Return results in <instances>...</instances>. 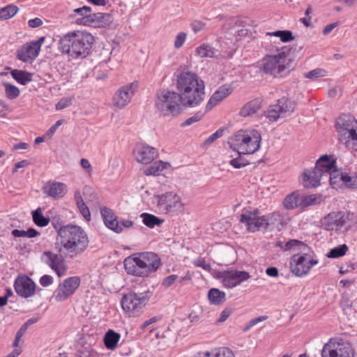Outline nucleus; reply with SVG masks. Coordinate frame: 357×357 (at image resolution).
<instances>
[{
    "label": "nucleus",
    "instance_id": "1a4fd4ad",
    "mask_svg": "<svg viewBox=\"0 0 357 357\" xmlns=\"http://www.w3.org/2000/svg\"><path fill=\"white\" fill-rule=\"evenodd\" d=\"M355 351L351 344L340 337H333L326 342L321 350V357H354Z\"/></svg>",
    "mask_w": 357,
    "mask_h": 357
},
{
    "label": "nucleus",
    "instance_id": "2eb2a0df",
    "mask_svg": "<svg viewBox=\"0 0 357 357\" xmlns=\"http://www.w3.org/2000/svg\"><path fill=\"white\" fill-rule=\"evenodd\" d=\"M137 84L132 82L120 87L114 95L113 105L122 109L128 105L137 90Z\"/></svg>",
    "mask_w": 357,
    "mask_h": 357
},
{
    "label": "nucleus",
    "instance_id": "412c9836",
    "mask_svg": "<svg viewBox=\"0 0 357 357\" xmlns=\"http://www.w3.org/2000/svg\"><path fill=\"white\" fill-rule=\"evenodd\" d=\"M14 287L17 295L23 298L33 296L36 291V284L26 275L19 276L15 281Z\"/></svg>",
    "mask_w": 357,
    "mask_h": 357
},
{
    "label": "nucleus",
    "instance_id": "cd10ccee",
    "mask_svg": "<svg viewBox=\"0 0 357 357\" xmlns=\"http://www.w3.org/2000/svg\"><path fill=\"white\" fill-rule=\"evenodd\" d=\"M231 88L227 85H223L219 87L211 97L206 106V109L207 110L211 109L213 107L227 97L231 93Z\"/></svg>",
    "mask_w": 357,
    "mask_h": 357
},
{
    "label": "nucleus",
    "instance_id": "338daca9",
    "mask_svg": "<svg viewBox=\"0 0 357 357\" xmlns=\"http://www.w3.org/2000/svg\"><path fill=\"white\" fill-rule=\"evenodd\" d=\"M231 310L229 308H225L220 314L219 319H218V322H224L231 314Z\"/></svg>",
    "mask_w": 357,
    "mask_h": 357
},
{
    "label": "nucleus",
    "instance_id": "4468645a",
    "mask_svg": "<svg viewBox=\"0 0 357 357\" xmlns=\"http://www.w3.org/2000/svg\"><path fill=\"white\" fill-rule=\"evenodd\" d=\"M41 261L56 272L59 277L64 275L67 265L63 257L52 251H45L41 255Z\"/></svg>",
    "mask_w": 357,
    "mask_h": 357
},
{
    "label": "nucleus",
    "instance_id": "7ed1b4c3",
    "mask_svg": "<svg viewBox=\"0 0 357 357\" xmlns=\"http://www.w3.org/2000/svg\"><path fill=\"white\" fill-rule=\"evenodd\" d=\"M94 37L88 32H72L64 36L60 40L61 50L70 56L77 58L85 57L89 54Z\"/></svg>",
    "mask_w": 357,
    "mask_h": 357
},
{
    "label": "nucleus",
    "instance_id": "bb28decb",
    "mask_svg": "<svg viewBox=\"0 0 357 357\" xmlns=\"http://www.w3.org/2000/svg\"><path fill=\"white\" fill-rule=\"evenodd\" d=\"M100 212L104 222L109 229L114 231L116 233H120L122 231V227L119 225L116 215L110 208L105 207L101 209Z\"/></svg>",
    "mask_w": 357,
    "mask_h": 357
},
{
    "label": "nucleus",
    "instance_id": "6e6d98bb",
    "mask_svg": "<svg viewBox=\"0 0 357 357\" xmlns=\"http://www.w3.org/2000/svg\"><path fill=\"white\" fill-rule=\"evenodd\" d=\"M27 328L25 326L22 325L20 328L17 331V332L15 334V340L13 344V347H18L20 345V342L22 338V337L25 333Z\"/></svg>",
    "mask_w": 357,
    "mask_h": 357
},
{
    "label": "nucleus",
    "instance_id": "9b49d317",
    "mask_svg": "<svg viewBox=\"0 0 357 357\" xmlns=\"http://www.w3.org/2000/svg\"><path fill=\"white\" fill-rule=\"evenodd\" d=\"M294 108V103L284 97L278 100L277 104L270 106L265 115L271 121H275L280 117L290 115Z\"/></svg>",
    "mask_w": 357,
    "mask_h": 357
},
{
    "label": "nucleus",
    "instance_id": "8fccbe9b",
    "mask_svg": "<svg viewBox=\"0 0 357 357\" xmlns=\"http://www.w3.org/2000/svg\"><path fill=\"white\" fill-rule=\"evenodd\" d=\"M224 130L219 129L213 134L210 135L204 142V145L206 146H210L212 144L216 139L220 138L223 135Z\"/></svg>",
    "mask_w": 357,
    "mask_h": 357
},
{
    "label": "nucleus",
    "instance_id": "c756f323",
    "mask_svg": "<svg viewBox=\"0 0 357 357\" xmlns=\"http://www.w3.org/2000/svg\"><path fill=\"white\" fill-rule=\"evenodd\" d=\"M261 101L259 99H254L247 102L241 109L239 114L243 117L253 116L257 114L261 109Z\"/></svg>",
    "mask_w": 357,
    "mask_h": 357
},
{
    "label": "nucleus",
    "instance_id": "bf43d9fd",
    "mask_svg": "<svg viewBox=\"0 0 357 357\" xmlns=\"http://www.w3.org/2000/svg\"><path fill=\"white\" fill-rule=\"evenodd\" d=\"M195 266L197 267H201L205 271H210L211 270V265L210 264L204 259V258H198L194 261Z\"/></svg>",
    "mask_w": 357,
    "mask_h": 357
},
{
    "label": "nucleus",
    "instance_id": "0e129e2a",
    "mask_svg": "<svg viewBox=\"0 0 357 357\" xmlns=\"http://www.w3.org/2000/svg\"><path fill=\"white\" fill-rule=\"evenodd\" d=\"M71 105V100L69 98H61L56 105V109L61 110L69 107Z\"/></svg>",
    "mask_w": 357,
    "mask_h": 357
},
{
    "label": "nucleus",
    "instance_id": "f8f14e48",
    "mask_svg": "<svg viewBox=\"0 0 357 357\" xmlns=\"http://www.w3.org/2000/svg\"><path fill=\"white\" fill-rule=\"evenodd\" d=\"M158 209L164 213H174L182 208L180 197L175 192H168L155 196Z\"/></svg>",
    "mask_w": 357,
    "mask_h": 357
},
{
    "label": "nucleus",
    "instance_id": "3c124183",
    "mask_svg": "<svg viewBox=\"0 0 357 357\" xmlns=\"http://www.w3.org/2000/svg\"><path fill=\"white\" fill-rule=\"evenodd\" d=\"M343 184H344L347 188H357V174L354 176H350L347 174H345Z\"/></svg>",
    "mask_w": 357,
    "mask_h": 357
},
{
    "label": "nucleus",
    "instance_id": "c03bdc74",
    "mask_svg": "<svg viewBox=\"0 0 357 357\" xmlns=\"http://www.w3.org/2000/svg\"><path fill=\"white\" fill-rule=\"evenodd\" d=\"M5 93L8 98L13 100L17 98L20 93V89L15 85L10 83H5Z\"/></svg>",
    "mask_w": 357,
    "mask_h": 357
},
{
    "label": "nucleus",
    "instance_id": "f257e3e1",
    "mask_svg": "<svg viewBox=\"0 0 357 357\" xmlns=\"http://www.w3.org/2000/svg\"><path fill=\"white\" fill-rule=\"evenodd\" d=\"M58 234L61 247L59 249L67 257L75 258L81 255L89 245L88 236L79 226L68 225L61 227Z\"/></svg>",
    "mask_w": 357,
    "mask_h": 357
},
{
    "label": "nucleus",
    "instance_id": "de8ad7c7",
    "mask_svg": "<svg viewBox=\"0 0 357 357\" xmlns=\"http://www.w3.org/2000/svg\"><path fill=\"white\" fill-rule=\"evenodd\" d=\"M213 357H235V356L230 349L221 347L215 351Z\"/></svg>",
    "mask_w": 357,
    "mask_h": 357
},
{
    "label": "nucleus",
    "instance_id": "a19ab883",
    "mask_svg": "<svg viewBox=\"0 0 357 357\" xmlns=\"http://www.w3.org/2000/svg\"><path fill=\"white\" fill-rule=\"evenodd\" d=\"M32 216L33 220L37 226L45 227L50 222V219L48 218H45L43 215L40 208H38L36 211H34L32 213Z\"/></svg>",
    "mask_w": 357,
    "mask_h": 357
},
{
    "label": "nucleus",
    "instance_id": "2f4dec72",
    "mask_svg": "<svg viewBox=\"0 0 357 357\" xmlns=\"http://www.w3.org/2000/svg\"><path fill=\"white\" fill-rule=\"evenodd\" d=\"M301 196L297 191H294L285 197L282 205L287 210H293L300 207Z\"/></svg>",
    "mask_w": 357,
    "mask_h": 357
},
{
    "label": "nucleus",
    "instance_id": "f03ea898",
    "mask_svg": "<svg viewBox=\"0 0 357 357\" xmlns=\"http://www.w3.org/2000/svg\"><path fill=\"white\" fill-rule=\"evenodd\" d=\"M160 265V258L152 252L135 253L124 260L127 273L139 277H146L155 273Z\"/></svg>",
    "mask_w": 357,
    "mask_h": 357
},
{
    "label": "nucleus",
    "instance_id": "aec40b11",
    "mask_svg": "<svg viewBox=\"0 0 357 357\" xmlns=\"http://www.w3.org/2000/svg\"><path fill=\"white\" fill-rule=\"evenodd\" d=\"M135 160L142 164L151 163L157 157V150L147 144H137L133 150Z\"/></svg>",
    "mask_w": 357,
    "mask_h": 357
},
{
    "label": "nucleus",
    "instance_id": "473e14b6",
    "mask_svg": "<svg viewBox=\"0 0 357 357\" xmlns=\"http://www.w3.org/2000/svg\"><path fill=\"white\" fill-rule=\"evenodd\" d=\"M346 173H343L341 170L335 167L328 173V178L330 181L333 188H338L343 185L344 176Z\"/></svg>",
    "mask_w": 357,
    "mask_h": 357
},
{
    "label": "nucleus",
    "instance_id": "4be33fe9",
    "mask_svg": "<svg viewBox=\"0 0 357 357\" xmlns=\"http://www.w3.org/2000/svg\"><path fill=\"white\" fill-rule=\"evenodd\" d=\"M240 221L245 224L247 229L255 232L264 229L263 216L259 215V211H246L241 214Z\"/></svg>",
    "mask_w": 357,
    "mask_h": 357
},
{
    "label": "nucleus",
    "instance_id": "b1692460",
    "mask_svg": "<svg viewBox=\"0 0 357 357\" xmlns=\"http://www.w3.org/2000/svg\"><path fill=\"white\" fill-rule=\"evenodd\" d=\"M291 272L298 277L305 275L311 269L308 258L305 255H295L291 261Z\"/></svg>",
    "mask_w": 357,
    "mask_h": 357
},
{
    "label": "nucleus",
    "instance_id": "37998d69",
    "mask_svg": "<svg viewBox=\"0 0 357 357\" xmlns=\"http://www.w3.org/2000/svg\"><path fill=\"white\" fill-rule=\"evenodd\" d=\"M266 35L279 37L280 38V40L284 43H287V42H289V41L294 40V36H292V32L289 30L276 31L274 32H268V33H266Z\"/></svg>",
    "mask_w": 357,
    "mask_h": 357
},
{
    "label": "nucleus",
    "instance_id": "39448f33",
    "mask_svg": "<svg viewBox=\"0 0 357 357\" xmlns=\"http://www.w3.org/2000/svg\"><path fill=\"white\" fill-rule=\"evenodd\" d=\"M338 139L347 149L357 151V121L349 114L340 116L335 122Z\"/></svg>",
    "mask_w": 357,
    "mask_h": 357
},
{
    "label": "nucleus",
    "instance_id": "c9c22d12",
    "mask_svg": "<svg viewBox=\"0 0 357 357\" xmlns=\"http://www.w3.org/2000/svg\"><path fill=\"white\" fill-rule=\"evenodd\" d=\"M121 335L119 333L114 332L113 330H109L105 335L104 342L105 347L109 349H114L116 347Z\"/></svg>",
    "mask_w": 357,
    "mask_h": 357
},
{
    "label": "nucleus",
    "instance_id": "7c9ffc66",
    "mask_svg": "<svg viewBox=\"0 0 357 357\" xmlns=\"http://www.w3.org/2000/svg\"><path fill=\"white\" fill-rule=\"evenodd\" d=\"M335 162L331 160L328 155H324L320 157L317 161L315 168L323 172V174L326 176V178H328V173L335 167Z\"/></svg>",
    "mask_w": 357,
    "mask_h": 357
},
{
    "label": "nucleus",
    "instance_id": "6ab92c4d",
    "mask_svg": "<svg viewBox=\"0 0 357 357\" xmlns=\"http://www.w3.org/2000/svg\"><path fill=\"white\" fill-rule=\"evenodd\" d=\"M112 21L111 15L102 13H91L86 17H77L76 23L84 26L102 27L109 25Z\"/></svg>",
    "mask_w": 357,
    "mask_h": 357
},
{
    "label": "nucleus",
    "instance_id": "5fc2aeb1",
    "mask_svg": "<svg viewBox=\"0 0 357 357\" xmlns=\"http://www.w3.org/2000/svg\"><path fill=\"white\" fill-rule=\"evenodd\" d=\"M234 168H241L248 165V162L243 159L241 156H238L230 160L229 162Z\"/></svg>",
    "mask_w": 357,
    "mask_h": 357
},
{
    "label": "nucleus",
    "instance_id": "a18cd8bd",
    "mask_svg": "<svg viewBox=\"0 0 357 357\" xmlns=\"http://www.w3.org/2000/svg\"><path fill=\"white\" fill-rule=\"evenodd\" d=\"M347 250V245L343 244L331 249V251L327 254V257L329 258H338L344 256Z\"/></svg>",
    "mask_w": 357,
    "mask_h": 357
},
{
    "label": "nucleus",
    "instance_id": "ea45409f",
    "mask_svg": "<svg viewBox=\"0 0 357 357\" xmlns=\"http://www.w3.org/2000/svg\"><path fill=\"white\" fill-rule=\"evenodd\" d=\"M141 218H142L143 223L150 228H153L155 225L160 226L164 222V220L146 213H143Z\"/></svg>",
    "mask_w": 357,
    "mask_h": 357
},
{
    "label": "nucleus",
    "instance_id": "09e8293b",
    "mask_svg": "<svg viewBox=\"0 0 357 357\" xmlns=\"http://www.w3.org/2000/svg\"><path fill=\"white\" fill-rule=\"evenodd\" d=\"M74 17H86V16L91 15V8L89 6H83L82 8H76L74 10Z\"/></svg>",
    "mask_w": 357,
    "mask_h": 357
},
{
    "label": "nucleus",
    "instance_id": "a211bd4d",
    "mask_svg": "<svg viewBox=\"0 0 357 357\" xmlns=\"http://www.w3.org/2000/svg\"><path fill=\"white\" fill-rule=\"evenodd\" d=\"M204 81L197 76L196 73L184 71L181 72L176 77V87L179 93L183 91H188L190 88H193L196 86L197 88L199 84Z\"/></svg>",
    "mask_w": 357,
    "mask_h": 357
},
{
    "label": "nucleus",
    "instance_id": "680f3d73",
    "mask_svg": "<svg viewBox=\"0 0 357 357\" xmlns=\"http://www.w3.org/2000/svg\"><path fill=\"white\" fill-rule=\"evenodd\" d=\"M177 279H178L177 275L173 274V275H169L162 280V286L165 287V288H168V287H171Z\"/></svg>",
    "mask_w": 357,
    "mask_h": 357
},
{
    "label": "nucleus",
    "instance_id": "a878e982",
    "mask_svg": "<svg viewBox=\"0 0 357 357\" xmlns=\"http://www.w3.org/2000/svg\"><path fill=\"white\" fill-rule=\"evenodd\" d=\"M67 186L65 183L50 181L43 187V192L48 196L54 199L63 197L67 192Z\"/></svg>",
    "mask_w": 357,
    "mask_h": 357
},
{
    "label": "nucleus",
    "instance_id": "9d476101",
    "mask_svg": "<svg viewBox=\"0 0 357 357\" xmlns=\"http://www.w3.org/2000/svg\"><path fill=\"white\" fill-rule=\"evenodd\" d=\"M149 300L147 292L137 294L134 292H130L123 297L121 305L123 309L128 312L130 316H135L140 309L145 306Z\"/></svg>",
    "mask_w": 357,
    "mask_h": 357
},
{
    "label": "nucleus",
    "instance_id": "6e6552de",
    "mask_svg": "<svg viewBox=\"0 0 357 357\" xmlns=\"http://www.w3.org/2000/svg\"><path fill=\"white\" fill-rule=\"evenodd\" d=\"M292 62L284 52L274 55H268L263 59L262 70L266 74L276 76L286 70L292 68Z\"/></svg>",
    "mask_w": 357,
    "mask_h": 357
},
{
    "label": "nucleus",
    "instance_id": "864d4df0",
    "mask_svg": "<svg viewBox=\"0 0 357 357\" xmlns=\"http://www.w3.org/2000/svg\"><path fill=\"white\" fill-rule=\"evenodd\" d=\"M325 75V70L321 68L307 72L305 74V77L308 79H315Z\"/></svg>",
    "mask_w": 357,
    "mask_h": 357
},
{
    "label": "nucleus",
    "instance_id": "603ef678",
    "mask_svg": "<svg viewBox=\"0 0 357 357\" xmlns=\"http://www.w3.org/2000/svg\"><path fill=\"white\" fill-rule=\"evenodd\" d=\"M186 38H187L186 33L179 32L176 35L175 40H174V47L176 49L181 48L183 45V44L186 40Z\"/></svg>",
    "mask_w": 357,
    "mask_h": 357
},
{
    "label": "nucleus",
    "instance_id": "20e7f679",
    "mask_svg": "<svg viewBox=\"0 0 357 357\" xmlns=\"http://www.w3.org/2000/svg\"><path fill=\"white\" fill-rule=\"evenodd\" d=\"M261 136L256 130H239L229 138L228 143L231 149L236 151L239 155L252 154L261 146Z\"/></svg>",
    "mask_w": 357,
    "mask_h": 357
},
{
    "label": "nucleus",
    "instance_id": "5701e85b",
    "mask_svg": "<svg viewBox=\"0 0 357 357\" xmlns=\"http://www.w3.org/2000/svg\"><path fill=\"white\" fill-rule=\"evenodd\" d=\"M250 275L247 271H230L222 275V284L227 288H234L241 282L248 280Z\"/></svg>",
    "mask_w": 357,
    "mask_h": 357
},
{
    "label": "nucleus",
    "instance_id": "79ce46f5",
    "mask_svg": "<svg viewBox=\"0 0 357 357\" xmlns=\"http://www.w3.org/2000/svg\"><path fill=\"white\" fill-rule=\"evenodd\" d=\"M18 8L14 5H8L0 9V20H8L16 15Z\"/></svg>",
    "mask_w": 357,
    "mask_h": 357
},
{
    "label": "nucleus",
    "instance_id": "f3484780",
    "mask_svg": "<svg viewBox=\"0 0 357 357\" xmlns=\"http://www.w3.org/2000/svg\"><path fill=\"white\" fill-rule=\"evenodd\" d=\"M44 42L42 37L38 40L26 43L17 52V58L24 62L33 60L39 54L40 47Z\"/></svg>",
    "mask_w": 357,
    "mask_h": 357
},
{
    "label": "nucleus",
    "instance_id": "423d86ee",
    "mask_svg": "<svg viewBox=\"0 0 357 357\" xmlns=\"http://www.w3.org/2000/svg\"><path fill=\"white\" fill-rule=\"evenodd\" d=\"M183 101L178 93L169 90L157 92L155 105L162 116H177L182 112Z\"/></svg>",
    "mask_w": 357,
    "mask_h": 357
},
{
    "label": "nucleus",
    "instance_id": "4d7b16f0",
    "mask_svg": "<svg viewBox=\"0 0 357 357\" xmlns=\"http://www.w3.org/2000/svg\"><path fill=\"white\" fill-rule=\"evenodd\" d=\"M190 27L195 33H197L205 29L206 23L201 20H195L190 23Z\"/></svg>",
    "mask_w": 357,
    "mask_h": 357
},
{
    "label": "nucleus",
    "instance_id": "0eeeda50",
    "mask_svg": "<svg viewBox=\"0 0 357 357\" xmlns=\"http://www.w3.org/2000/svg\"><path fill=\"white\" fill-rule=\"evenodd\" d=\"M354 218L352 213L332 211L321 220V225L327 231L345 232L351 229Z\"/></svg>",
    "mask_w": 357,
    "mask_h": 357
},
{
    "label": "nucleus",
    "instance_id": "69168bd1",
    "mask_svg": "<svg viewBox=\"0 0 357 357\" xmlns=\"http://www.w3.org/2000/svg\"><path fill=\"white\" fill-rule=\"evenodd\" d=\"M43 287H47L53 283V278L49 275H43L39 280Z\"/></svg>",
    "mask_w": 357,
    "mask_h": 357
},
{
    "label": "nucleus",
    "instance_id": "49530a36",
    "mask_svg": "<svg viewBox=\"0 0 357 357\" xmlns=\"http://www.w3.org/2000/svg\"><path fill=\"white\" fill-rule=\"evenodd\" d=\"M83 195L87 202H93L97 197V194L94 189L89 185L84 187Z\"/></svg>",
    "mask_w": 357,
    "mask_h": 357
},
{
    "label": "nucleus",
    "instance_id": "e2e57ef3",
    "mask_svg": "<svg viewBox=\"0 0 357 357\" xmlns=\"http://www.w3.org/2000/svg\"><path fill=\"white\" fill-rule=\"evenodd\" d=\"M267 318H268L267 316H260V317H258L257 318H255V319L250 320L249 321V323L248 324V325L245 326L244 331H248L252 326L257 325L258 323H259L261 321H265L266 319H267Z\"/></svg>",
    "mask_w": 357,
    "mask_h": 357
},
{
    "label": "nucleus",
    "instance_id": "dca6fc26",
    "mask_svg": "<svg viewBox=\"0 0 357 357\" xmlns=\"http://www.w3.org/2000/svg\"><path fill=\"white\" fill-rule=\"evenodd\" d=\"M205 85L204 82L199 84V86H196L190 88L188 91H183L179 95L183 101V105L189 107H196L199 105L205 98Z\"/></svg>",
    "mask_w": 357,
    "mask_h": 357
},
{
    "label": "nucleus",
    "instance_id": "72a5a7b5",
    "mask_svg": "<svg viewBox=\"0 0 357 357\" xmlns=\"http://www.w3.org/2000/svg\"><path fill=\"white\" fill-rule=\"evenodd\" d=\"M10 74L14 79L22 85H26L33 80V74L26 71L15 69Z\"/></svg>",
    "mask_w": 357,
    "mask_h": 357
},
{
    "label": "nucleus",
    "instance_id": "e433bc0d",
    "mask_svg": "<svg viewBox=\"0 0 357 357\" xmlns=\"http://www.w3.org/2000/svg\"><path fill=\"white\" fill-rule=\"evenodd\" d=\"M208 298L211 304L220 305L225 301L226 295L224 291L213 288L208 292Z\"/></svg>",
    "mask_w": 357,
    "mask_h": 357
},
{
    "label": "nucleus",
    "instance_id": "13d9d810",
    "mask_svg": "<svg viewBox=\"0 0 357 357\" xmlns=\"http://www.w3.org/2000/svg\"><path fill=\"white\" fill-rule=\"evenodd\" d=\"M204 114L202 112H197L194 116L187 119L183 123L182 126H190L191 124L196 123L201 120V119L203 117Z\"/></svg>",
    "mask_w": 357,
    "mask_h": 357
},
{
    "label": "nucleus",
    "instance_id": "f704fd0d",
    "mask_svg": "<svg viewBox=\"0 0 357 357\" xmlns=\"http://www.w3.org/2000/svg\"><path fill=\"white\" fill-rule=\"evenodd\" d=\"M323 198L321 195H310L307 196H301L300 207L305 208L310 206H314L321 204Z\"/></svg>",
    "mask_w": 357,
    "mask_h": 357
},
{
    "label": "nucleus",
    "instance_id": "58836bf2",
    "mask_svg": "<svg viewBox=\"0 0 357 357\" xmlns=\"http://www.w3.org/2000/svg\"><path fill=\"white\" fill-rule=\"evenodd\" d=\"M218 50L213 47L211 45L204 43L196 49V53L202 58L209 57L213 58L216 56Z\"/></svg>",
    "mask_w": 357,
    "mask_h": 357
},
{
    "label": "nucleus",
    "instance_id": "052dcab7",
    "mask_svg": "<svg viewBox=\"0 0 357 357\" xmlns=\"http://www.w3.org/2000/svg\"><path fill=\"white\" fill-rule=\"evenodd\" d=\"M79 210V212L82 215V216L87 220L89 221L91 220V213L88 206L85 204V203L81 204L80 205L77 206Z\"/></svg>",
    "mask_w": 357,
    "mask_h": 357
},
{
    "label": "nucleus",
    "instance_id": "4c0bfd02",
    "mask_svg": "<svg viewBox=\"0 0 357 357\" xmlns=\"http://www.w3.org/2000/svg\"><path fill=\"white\" fill-rule=\"evenodd\" d=\"M169 164L164 162L161 160L153 162L149 167L144 170V174L146 176L149 175H159Z\"/></svg>",
    "mask_w": 357,
    "mask_h": 357
},
{
    "label": "nucleus",
    "instance_id": "ddd939ff",
    "mask_svg": "<svg viewBox=\"0 0 357 357\" xmlns=\"http://www.w3.org/2000/svg\"><path fill=\"white\" fill-rule=\"evenodd\" d=\"M80 282V278L77 276L70 277L64 280L54 291V298L59 302L66 301L75 292L79 287Z\"/></svg>",
    "mask_w": 357,
    "mask_h": 357
},
{
    "label": "nucleus",
    "instance_id": "c85d7f7f",
    "mask_svg": "<svg viewBox=\"0 0 357 357\" xmlns=\"http://www.w3.org/2000/svg\"><path fill=\"white\" fill-rule=\"evenodd\" d=\"M263 216L264 229L273 227L281 230L284 226L283 216L279 212H273Z\"/></svg>",
    "mask_w": 357,
    "mask_h": 357
},
{
    "label": "nucleus",
    "instance_id": "393cba45",
    "mask_svg": "<svg viewBox=\"0 0 357 357\" xmlns=\"http://www.w3.org/2000/svg\"><path fill=\"white\" fill-rule=\"evenodd\" d=\"M326 178V176L315 167L304 172L303 184L306 188H317L320 185L321 180Z\"/></svg>",
    "mask_w": 357,
    "mask_h": 357
},
{
    "label": "nucleus",
    "instance_id": "774afa93",
    "mask_svg": "<svg viewBox=\"0 0 357 357\" xmlns=\"http://www.w3.org/2000/svg\"><path fill=\"white\" fill-rule=\"evenodd\" d=\"M28 24L31 28H36L43 24V21L41 19L36 17L34 19L29 20L28 21Z\"/></svg>",
    "mask_w": 357,
    "mask_h": 357
}]
</instances>
